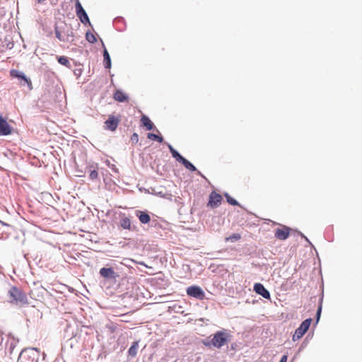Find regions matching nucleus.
I'll list each match as a JSON object with an SVG mask.
<instances>
[{
    "label": "nucleus",
    "mask_w": 362,
    "mask_h": 362,
    "mask_svg": "<svg viewBox=\"0 0 362 362\" xmlns=\"http://www.w3.org/2000/svg\"><path fill=\"white\" fill-rule=\"evenodd\" d=\"M11 133V128L6 119L0 117V134L8 135Z\"/></svg>",
    "instance_id": "ddd939ff"
},
{
    "label": "nucleus",
    "mask_w": 362,
    "mask_h": 362,
    "mask_svg": "<svg viewBox=\"0 0 362 362\" xmlns=\"http://www.w3.org/2000/svg\"><path fill=\"white\" fill-rule=\"evenodd\" d=\"M86 38L88 42L90 43H94L96 42V37L95 35L90 32H87L86 34Z\"/></svg>",
    "instance_id": "393cba45"
},
{
    "label": "nucleus",
    "mask_w": 362,
    "mask_h": 362,
    "mask_svg": "<svg viewBox=\"0 0 362 362\" xmlns=\"http://www.w3.org/2000/svg\"><path fill=\"white\" fill-rule=\"evenodd\" d=\"M141 122L147 130L153 129L154 125L151 119L146 115H143L141 118Z\"/></svg>",
    "instance_id": "f3484780"
},
{
    "label": "nucleus",
    "mask_w": 362,
    "mask_h": 362,
    "mask_svg": "<svg viewBox=\"0 0 362 362\" xmlns=\"http://www.w3.org/2000/svg\"><path fill=\"white\" fill-rule=\"evenodd\" d=\"M56 37L62 42H72L74 41V32L67 25L55 28Z\"/></svg>",
    "instance_id": "7ed1b4c3"
},
{
    "label": "nucleus",
    "mask_w": 362,
    "mask_h": 362,
    "mask_svg": "<svg viewBox=\"0 0 362 362\" xmlns=\"http://www.w3.org/2000/svg\"><path fill=\"white\" fill-rule=\"evenodd\" d=\"M119 122V118L114 115H110L108 119L105 122V129L113 132L117 128Z\"/></svg>",
    "instance_id": "1a4fd4ad"
},
{
    "label": "nucleus",
    "mask_w": 362,
    "mask_h": 362,
    "mask_svg": "<svg viewBox=\"0 0 362 362\" xmlns=\"http://www.w3.org/2000/svg\"><path fill=\"white\" fill-rule=\"evenodd\" d=\"M290 228L286 226H281L274 231V236L278 240H284L287 239L290 235Z\"/></svg>",
    "instance_id": "6e6552de"
},
{
    "label": "nucleus",
    "mask_w": 362,
    "mask_h": 362,
    "mask_svg": "<svg viewBox=\"0 0 362 362\" xmlns=\"http://www.w3.org/2000/svg\"><path fill=\"white\" fill-rule=\"evenodd\" d=\"M139 344L137 341L133 342L130 348L129 349L128 353L129 355L131 356H136L137 354V349H138Z\"/></svg>",
    "instance_id": "aec40b11"
},
{
    "label": "nucleus",
    "mask_w": 362,
    "mask_h": 362,
    "mask_svg": "<svg viewBox=\"0 0 362 362\" xmlns=\"http://www.w3.org/2000/svg\"><path fill=\"white\" fill-rule=\"evenodd\" d=\"M136 215L141 223L146 224L148 223L151 221V217L149 214H148L145 211H136Z\"/></svg>",
    "instance_id": "4468645a"
},
{
    "label": "nucleus",
    "mask_w": 362,
    "mask_h": 362,
    "mask_svg": "<svg viewBox=\"0 0 362 362\" xmlns=\"http://www.w3.org/2000/svg\"><path fill=\"white\" fill-rule=\"evenodd\" d=\"M168 146L172 154V156L175 158L177 161L181 163L185 159V158L182 156L175 149H174L170 144H168Z\"/></svg>",
    "instance_id": "6ab92c4d"
},
{
    "label": "nucleus",
    "mask_w": 362,
    "mask_h": 362,
    "mask_svg": "<svg viewBox=\"0 0 362 362\" xmlns=\"http://www.w3.org/2000/svg\"><path fill=\"white\" fill-rule=\"evenodd\" d=\"M147 138L150 140L157 141L159 143H162L163 141V138L161 136H158L153 133H148L147 134Z\"/></svg>",
    "instance_id": "5701e85b"
},
{
    "label": "nucleus",
    "mask_w": 362,
    "mask_h": 362,
    "mask_svg": "<svg viewBox=\"0 0 362 362\" xmlns=\"http://www.w3.org/2000/svg\"><path fill=\"white\" fill-rule=\"evenodd\" d=\"M57 61L60 64L64 65L66 67H70L71 66L69 59L65 56L58 57Z\"/></svg>",
    "instance_id": "4be33fe9"
},
{
    "label": "nucleus",
    "mask_w": 362,
    "mask_h": 362,
    "mask_svg": "<svg viewBox=\"0 0 362 362\" xmlns=\"http://www.w3.org/2000/svg\"><path fill=\"white\" fill-rule=\"evenodd\" d=\"M279 362H287V356L284 355Z\"/></svg>",
    "instance_id": "c756f323"
},
{
    "label": "nucleus",
    "mask_w": 362,
    "mask_h": 362,
    "mask_svg": "<svg viewBox=\"0 0 362 362\" xmlns=\"http://www.w3.org/2000/svg\"><path fill=\"white\" fill-rule=\"evenodd\" d=\"M76 13L82 23H90L88 16L78 0L76 3Z\"/></svg>",
    "instance_id": "0eeeda50"
},
{
    "label": "nucleus",
    "mask_w": 362,
    "mask_h": 362,
    "mask_svg": "<svg viewBox=\"0 0 362 362\" xmlns=\"http://www.w3.org/2000/svg\"><path fill=\"white\" fill-rule=\"evenodd\" d=\"M32 349L36 351L37 352H40V349L38 348H32Z\"/></svg>",
    "instance_id": "7c9ffc66"
},
{
    "label": "nucleus",
    "mask_w": 362,
    "mask_h": 362,
    "mask_svg": "<svg viewBox=\"0 0 362 362\" xmlns=\"http://www.w3.org/2000/svg\"><path fill=\"white\" fill-rule=\"evenodd\" d=\"M241 238V235L239 233H234L225 238L226 242H234L239 240Z\"/></svg>",
    "instance_id": "b1692460"
},
{
    "label": "nucleus",
    "mask_w": 362,
    "mask_h": 362,
    "mask_svg": "<svg viewBox=\"0 0 362 362\" xmlns=\"http://www.w3.org/2000/svg\"><path fill=\"white\" fill-rule=\"evenodd\" d=\"M113 98L115 100L120 103H123L128 100L127 95L124 92L119 90L114 93Z\"/></svg>",
    "instance_id": "dca6fc26"
},
{
    "label": "nucleus",
    "mask_w": 362,
    "mask_h": 362,
    "mask_svg": "<svg viewBox=\"0 0 362 362\" xmlns=\"http://www.w3.org/2000/svg\"><path fill=\"white\" fill-rule=\"evenodd\" d=\"M10 74L12 77L18 78L19 79L23 80L25 83L28 84L30 89H32L31 81L29 78H28L23 73L17 70L13 69L10 71Z\"/></svg>",
    "instance_id": "f8f14e48"
},
{
    "label": "nucleus",
    "mask_w": 362,
    "mask_h": 362,
    "mask_svg": "<svg viewBox=\"0 0 362 362\" xmlns=\"http://www.w3.org/2000/svg\"><path fill=\"white\" fill-rule=\"evenodd\" d=\"M254 290L257 293L261 295L263 298L266 299L270 298L269 292L265 288V287L262 284H255L254 286Z\"/></svg>",
    "instance_id": "9d476101"
},
{
    "label": "nucleus",
    "mask_w": 362,
    "mask_h": 362,
    "mask_svg": "<svg viewBox=\"0 0 362 362\" xmlns=\"http://www.w3.org/2000/svg\"><path fill=\"white\" fill-rule=\"evenodd\" d=\"M120 226L123 229L131 230L132 223L130 218L124 215L120 220Z\"/></svg>",
    "instance_id": "a211bd4d"
},
{
    "label": "nucleus",
    "mask_w": 362,
    "mask_h": 362,
    "mask_svg": "<svg viewBox=\"0 0 362 362\" xmlns=\"http://www.w3.org/2000/svg\"><path fill=\"white\" fill-rule=\"evenodd\" d=\"M312 322L311 318L305 320L300 325L298 328L296 329V332L293 336V340L296 341L300 339L308 331Z\"/></svg>",
    "instance_id": "20e7f679"
},
{
    "label": "nucleus",
    "mask_w": 362,
    "mask_h": 362,
    "mask_svg": "<svg viewBox=\"0 0 362 362\" xmlns=\"http://www.w3.org/2000/svg\"><path fill=\"white\" fill-rule=\"evenodd\" d=\"M321 310H322V307L320 306L317 309V321L319 320L320 319V313H321Z\"/></svg>",
    "instance_id": "c85d7f7f"
},
{
    "label": "nucleus",
    "mask_w": 362,
    "mask_h": 362,
    "mask_svg": "<svg viewBox=\"0 0 362 362\" xmlns=\"http://www.w3.org/2000/svg\"><path fill=\"white\" fill-rule=\"evenodd\" d=\"M98 171L96 170H93L90 171L89 177L91 180H95L98 178Z\"/></svg>",
    "instance_id": "bb28decb"
},
{
    "label": "nucleus",
    "mask_w": 362,
    "mask_h": 362,
    "mask_svg": "<svg viewBox=\"0 0 362 362\" xmlns=\"http://www.w3.org/2000/svg\"><path fill=\"white\" fill-rule=\"evenodd\" d=\"M181 163L185 166V168H187V170L192 171V172H194V171H197V173L198 175H200L202 177H204V175L202 174V173L200 171H198L196 168V167L192 164L191 163L189 160H187L186 158H185L182 162Z\"/></svg>",
    "instance_id": "2eb2a0df"
},
{
    "label": "nucleus",
    "mask_w": 362,
    "mask_h": 362,
    "mask_svg": "<svg viewBox=\"0 0 362 362\" xmlns=\"http://www.w3.org/2000/svg\"><path fill=\"white\" fill-rule=\"evenodd\" d=\"M100 274L105 279H116L118 275L112 268L103 267L100 269Z\"/></svg>",
    "instance_id": "9b49d317"
},
{
    "label": "nucleus",
    "mask_w": 362,
    "mask_h": 362,
    "mask_svg": "<svg viewBox=\"0 0 362 362\" xmlns=\"http://www.w3.org/2000/svg\"><path fill=\"white\" fill-rule=\"evenodd\" d=\"M131 141L132 143H138L139 141V135L136 133H134L131 136Z\"/></svg>",
    "instance_id": "cd10ccee"
},
{
    "label": "nucleus",
    "mask_w": 362,
    "mask_h": 362,
    "mask_svg": "<svg viewBox=\"0 0 362 362\" xmlns=\"http://www.w3.org/2000/svg\"><path fill=\"white\" fill-rule=\"evenodd\" d=\"M8 296L11 298L10 303L12 304L23 306L29 303L25 293L16 286H12L10 288Z\"/></svg>",
    "instance_id": "f257e3e1"
},
{
    "label": "nucleus",
    "mask_w": 362,
    "mask_h": 362,
    "mask_svg": "<svg viewBox=\"0 0 362 362\" xmlns=\"http://www.w3.org/2000/svg\"><path fill=\"white\" fill-rule=\"evenodd\" d=\"M187 294L191 297L202 300L205 297L203 290L197 286H192L187 288Z\"/></svg>",
    "instance_id": "423d86ee"
},
{
    "label": "nucleus",
    "mask_w": 362,
    "mask_h": 362,
    "mask_svg": "<svg viewBox=\"0 0 362 362\" xmlns=\"http://www.w3.org/2000/svg\"><path fill=\"white\" fill-rule=\"evenodd\" d=\"M225 196L226 197L227 202L230 204H231L233 206H238V202L235 199H233L231 197H230L228 194H226Z\"/></svg>",
    "instance_id": "a878e982"
},
{
    "label": "nucleus",
    "mask_w": 362,
    "mask_h": 362,
    "mask_svg": "<svg viewBox=\"0 0 362 362\" xmlns=\"http://www.w3.org/2000/svg\"><path fill=\"white\" fill-rule=\"evenodd\" d=\"M103 57H104L105 67L106 69H110L111 66V60H110V57L109 53L107 51V49L104 50Z\"/></svg>",
    "instance_id": "412c9836"
},
{
    "label": "nucleus",
    "mask_w": 362,
    "mask_h": 362,
    "mask_svg": "<svg viewBox=\"0 0 362 362\" xmlns=\"http://www.w3.org/2000/svg\"><path fill=\"white\" fill-rule=\"evenodd\" d=\"M222 200V196L215 191H213L209 194L207 206L211 209L217 208L221 205Z\"/></svg>",
    "instance_id": "39448f33"
},
{
    "label": "nucleus",
    "mask_w": 362,
    "mask_h": 362,
    "mask_svg": "<svg viewBox=\"0 0 362 362\" xmlns=\"http://www.w3.org/2000/svg\"><path fill=\"white\" fill-rule=\"evenodd\" d=\"M230 340V335L226 330H221L216 332L210 342L204 343L206 346L212 345L216 348H221L226 344Z\"/></svg>",
    "instance_id": "f03ea898"
}]
</instances>
